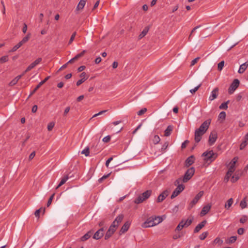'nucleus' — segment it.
I'll list each match as a JSON object with an SVG mask.
<instances>
[{"mask_svg":"<svg viewBox=\"0 0 248 248\" xmlns=\"http://www.w3.org/2000/svg\"><path fill=\"white\" fill-rule=\"evenodd\" d=\"M76 35V32H74L71 35L70 38V40L69 41V42H68V44L70 45L71 44L72 42L73 41V40H74L75 39V37Z\"/></svg>","mask_w":248,"mask_h":248,"instance_id":"obj_48","label":"nucleus"},{"mask_svg":"<svg viewBox=\"0 0 248 248\" xmlns=\"http://www.w3.org/2000/svg\"><path fill=\"white\" fill-rule=\"evenodd\" d=\"M111 137L110 136L108 135L104 137L102 140L104 142L107 143L110 140Z\"/></svg>","mask_w":248,"mask_h":248,"instance_id":"obj_50","label":"nucleus"},{"mask_svg":"<svg viewBox=\"0 0 248 248\" xmlns=\"http://www.w3.org/2000/svg\"><path fill=\"white\" fill-rule=\"evenodd\" d=\"M68 176L67 175L65 176L64 177H63L62 180H61L59 184L58 185V186L56 187V189H58L59 187L61 186L62 185L64 184L65 182L67 181L68 179Z\"/></svg>","mask_w":248,"mask_h":248,"instance_id":"obj_26","label":"nucleus"},{"mask_svg":"<svg viewBox=\"0 0 248 248\" xmlns=\"http://www.w3.org/2000/svg\"><path fill=\"white\" fill-rule=\"evenodd\" d=\"M35 152L34 151L33 152H32L30 155H29V159L30 160H31V159H32L35 156Z\"/></svg>","mask_w":248,"mask_h":248,"instance_id":"obj_62","label":"nucleus"},{"mask_svg":"<svg viewBox=\"0 0 248 248\" xmlns=\"http://www.w3.org/2000/svg\"><path fill=\"white\" fill-rule=\"evenodd\" d=\"M152 193V191L150 190H147L145 192L142 193L141 195L142 197L146 200L148 199L149 197L151 196Z\"/></svg>","mask_w":248,"mask_h":248,"instance_id":"obj_24","label":"nucleus"},{"mask_svg":"<svg viewBox=\"0 0 248 248\" xmlns=\"http://www.w3.org/2000/svg\"><path fill=\"white\" fill-rule=\"evenodd\" d=\"M200 59V57H197L191 61V66H193L195 63L197 62L198 60Z\"/></svg>","mask_w":248,"mask_h":248,"instance_id":"obj_56","label":"nucleus"},{"mask_svg":"<svg viewBox=\"0 0 248 248\" xmlns=\"http://www.w3.org/2000/svg\"><path fill=\"white\" fill-rule=\"evenodd\" d=\"M217 138V132L216 131H213L211 132L209 140L208 142L210 145H213L216 141Z\"/></svg>","mask_w":248,"mask_h":248,"instance_id":"obj_8","label":"nucleus"},{"mask_svg":"<svg viewBox=\"0 0 248 248\" xmlns=\"http://www.w3.org/2000/svg\"><path fill=\"white\" fill-rule=\"evenodd\" d=\"M113 234V233L110 232V231L108 230L105 236V239H108Z\"/></svg>","mask_w":248,"mask_h":248,"instance_id":"obj_39","label":"nucleus"},{"mask_svg":"<svg viewBox=\"0 0 248 248\" xmlns=\"http://www.w3.org/2000/svg\"><path fill=\"white\" fill-rule=\"evenodd\" d=\"M19 80V78H16V77L13 79L10 83L9 86H12L16 85L18 81Z\"/></svg>","mask_w":248,"mask_h":248,"instance_id":"obj_38","label":"nucleus"},{"mask_svg":"<svg viewBox=\"0 0 248 248\" xmlns=\"http://www.w3.org/2000/svg\"><path fill=\"white\" fill-rule=\"evenodd\" d=\"M237 237L235 236H231L229 238L228 240V243H233L236 241Z\"/></svg>","mask_w":248,"mask_h":248,"instance_id":"obj_44","label":"nucleus"},{"mask_svg":"<svg viewBox=\"0 0 248 248\" xmlns=\"http://www.w3.org/2000/svg\"><path fill=\"white\" fill-rule=\"evenodd\" d=\"M206 223V220H203L200 223L198 224L194 230V232L197 233L199 232L205 225Z\"/></svg>","mask_w":248,"mask_h":248,"instance_id":"obj_15","label":"nucleus"},{"mask_svg":"<svg viewBox=\"0 0 248 248\" xmlns=\"http://www.w3.org/2000/svg\"><path fill=\"white\" fill-rule=\"evenodd\" d=\"M92 232L91 231L88 232L85 234H84L82 237H81L80 240L81 241H85L88 240L91 236Z\"/></svg>","mask_w":248,"mask_h":248,"instance_id":"obj_23","label":"nucleus"},{"mask_svg":"<svg viewBox=\"0 0 248 248\" xmlns=\"http://www.w3.org/2000/svg\"><path fill=\"white\" fill-rule=\"evenodd\" d=\"M226 118V113L224 111H221L218 115V120H224Z\"/></svg>","mask_w":248,"mask_h":248,"instance_id":"obj_37","label":"nucleus"},{"mask_svg":"<svg viewBox=\"0 0 248 248\" xmlns=\"http://www.w3.org/2000/svg\"><path fill=\"white\" fill-rule=\"evenodd\" d=\"M240 82L239 80L237 79H235L228 89V93L229 94H232L233 93L234 91L238 88L239 86Z\"/></svg>","mask_w":248,"mask_h":248,"instance_id":"obj_7","label":"nucleus"},{"mask_svg":"<svg viewBox=\"0 0 248 248\" xmlns=\"http://www.w3.org/2000/svg\"><path fill=\"white\" fill-rule=\"evenodd\" d=\"M203 193L204 192L203 191H201L195 196V198L190 202L189 205V209L192 208L198 202V201L203 196Z\"/></svg>","mask_w":248,"mask_h":248,"instance_id":"obj_5","label":"nucleus"},{"mask_svg":"<svg viewBox=\"0 0 248 248\" xmlns=\"http://www.w3.org/2000/svg\"><path fill=\"white\" fill-rule=\"evenodd\" d=\"M229 101H227L226 102L222 103L219 107L220 109H227L228 108V104Z\"/></svg>","mask_w":248,"mask_h":248,"instance_id":"obj_34","label":"nucleus"},{"mask_svg":"<svg viewBox=\"0 0 248 248\" xmlns=\"http://www.w3.org/2000/svg\"><path fill=\"white\" fill-rule=\"evenodd\" d=\"M42 59L41 58H37L33 62L30 64L29 66L27 68V69L24 71V73H27V72L31 70L34 67H35L37 65H38L41 61Z\"/></svg>","mask_w":248,"mask_h":248,"instance_id":"obj_9","label":"nucleus"},{"mask_svg":"<svg viewBox=\"0 0 248 248\" xmlns=\"http://www.w3.org/2000/svg\"><path fill=\"white\" fill-rule=\"evenodd\" d=\"M193 218H189L187 219L186 220H184L185 225L186 227H187L189 226L192 222Z\"/></svg>","mask_w":248,"mask_h":248,"instance_id":"obj_33","label":"nucleus"},{"mask_svg":"<svg viewBox=\"0 0 248 248\" xmlns=\"http://www.w3.org/2000/svg\"><path fill=\"white\" fill-rule=\"evenodd\" d=\"M113 160V157H109L106 162V166L108 167L109 163Z\"/></svg>","mask_w":248,"mask_h":248,"instance_id":"obj_61","label":"nucleus"},{"mask_svg":"<svg viewBox=\"0 0 248 248\" xmlns=\"http://www.w3.org/2000/svg\"><path fill=\"white\" fill-rule=\"evenodd\" d=\"M173 130V126L172 125H169L166 129L165 130L164 135L166 137L170 136Z\"/></svg>","mask_w":248,"mask_h":248,"instance_id":"obj_22","label":"nucleus"},{"mask_svg":"<svg viewBox=\"0 0 248 248\" xmlns=\"http://www.w3.org/2000/svg\"><path fill=\"white\" fill-rule=\"evenodd\" d=\"M248 220V217L246 215H243L240 219V222L241 223H245Z\"/></svg>","mask_w":248,"mask_h":248,"instance_id":"obj_42","label":"nucleus"},{"mask_svg":"<svg viewBox=\"0 0 248 248\" xmlns=\"http://www.w3.org/2000/svg\"><path fill=\"white\" fill-rule=\"evenodd\" d=\"M224 66V61H222L217 64V69L219 71H221Z\"/></svg>","mask_w":248,"mask_h":248,"instance_id":"obj_35","label":"nucleus"},{"mask_svg":"<svg viewBox=\"0 0 248 248\" xmlns=\"http://www.w3.org/2000/svg\"><path fill=\"white\" fill-rule=\"evenodd\" d=\"M149 28L148 27H145L143 30L142 31V32L139 35L138 38L139 40L141 39L143 37H144L148 33L149 31Z\"/></svg>","mask_w":248,"mask_h":248,"instance_id":"obj_21","label":"nucleus"},{"mask_svg":"<svg viewBox=\"0 0 248 248\" xmlns=\"http://www.w3.org/2000/svg\"><path fill=\"white\" fill-rule=\"evenodd\" d=\"M163 221V218L160 216H155L149 217L142 225V228H149L155 226Z\"/></svg>","mask_w":248,"mask_h":248,"instance_id":"obj_1","label":"nucleus"},{"mask_svg":"<svg viewBox=\"0 0 248 248\" xmlns=\"http://www.w3.org/2000/svg\"><path fill=\"white\" fill-rule=\"evenodd\" d=\"M195 172V169L193 167H191L188 169L187 171L185 173V175L183 177V179H181V181L184 183L187 182L189 180H190L191 177L193 176Z\"/></svg>","mask_w":248,"mask_h":248,"instance_id":"obj_4","label":"nucleus"},{"mask_svg":"<svg viewBox=\"0 0 248 248\" xmlns=\"http://www.w3.org/2000/svg\"><path fill=\"white\" fill-rule=\"evenodd\" d=\"M203 160L208 164L214 161L217 157V154L214 153L213 150L207 151L202 154Z\"/></svg>","mask_w":248,"mask_h":248,"instance_id":"obj_2","label":"nucleus"},{"mask_svg":"<svg viewBox=\"0 0 248 248\" xmlns=\"http://www.w3.org/2000/svg\"><path fill=\"white\" fill-rule=\"evenodd\" d=\"M110 175V173H108L107 175H105L104 176H103L101 178H99L98 179V182L99 183H101L104 179L107 178Z\"/></svg>","mask_w":248,"mask_h":248,"instance_id":"obj_53","label":"nucleus"},{"mask_svg":"<svg viewBox=\"0 0 248 248\" xmlns=\"http://www.w3.org/2000/svg\"><path fill=\"white\" fill-rule=\"evenodd\" d=\"M168 145H169V143L168 142H165L162 147V148H161L162 150H165L167 148Z\"/></svg>","mask_w":248,"mask_h":248,"instance_id":"obj_63","label":"nucleus"},{"mask_svg":"<svg viewBox=\"0 0 248 248\" xmlns=\"http://www.w3.org/2000/svg\"><path fill=\"white\" fill-rule=\"evenodd\" d=\"M194 162V157L193 155H191L188 157L186 160L185 163L186 167H189Z\"/></svg>","mask_w":248,"mask_h":248,"instance_id":"obj_19","label":"nucleus"},{"mask_svg":"<svg viewBox=\"0 0 248 248\" xmlns=\"http://www.w3.org/2000/svg\"><path fill=\"white\" fill-rule=\"evenodd\" d=\"M89 153H90V152H89V148H86L85 149H84L81 152V154H84L86 156H89Z\"/></svg>","mask_w":248,"mask_h":248,"instance_id":"obj_43","label":"nucleus"},{"mask_svg":"<svg viewBox=\"0 0 248 248\" xmlns=\"http://www.w3.org/2000/svg\"><path fill=\"white\" fill-rule=\"evenodd\" d=\"M55 195V193H53L49 198L47 203V206L48 207L51 203L52 201L54 198Z\"/></svg>","mask_w":248,"mask_h":248,"instance_id":"obj_49","label":"nucleus"},{"mask_svg":"<svg viewBox=\"0 0 248 248\" xmlns=\"http://www.w3.org/2000/svg\"><path fill=\"white\" fill-rule=\"evenodd\" d=\"M211 206H212V205L210 203L203 206V207L202 208V209L200 213L201 216L202 217V216H205L206 214H207L210 210Z\"/></svg>","mask_w":248,"mask_h":248,"instance_id":"obj_12","label":"nucleus"},{"mask_svg":"<svg viewBox=\"0 0 248 248\" xmlns=\"http://www.w3.org/2000/svg\"><path fill=\"white\" fill-rule=\"evenodd\" d=\"M233 202L232 198L229 199L227 201V202L224 205V207L227 209H229L230 207L232 206Z\"/></svg>","mask_w":248,"mask_h":248,"instance_id":"obj_25","label":"nucleus"},{"mask_svg":"<svg viewBox=\"0 0 248 248\" xmlns=\"http://www.w3.org/2000/svg\"><path fill=\"white\" fill-rule=\"evenodd\" d=\"M248 66V61L245 62V63L241 64L240 66V68L238 70V73L240 74H242L244 72L247 68Z\"/></svg>","mask_w":248,"mask_h":248,"instance_id":"obj_18","label":"nucleus"},{"mask_svg":"<svg viewBox=\"0 0 248 248\" xmlns=\"http://www.w3.org/2000/svg\"><path fill=\"white\" fill-rule=\"evenodd\" d=\"M8 61V56L7 55L3 56L0 58V62L4 63Z\"/></svg>","mask_w":248,"mask_h":248,"instance_id":"obj_41","label":"nucleus"},{"mask_svg":"<svg viewBox=\"0 0 248 248\" xmlns=\"http://www.w3.org/2000/svg\"><path fill=\"white\" fill-rule=\"evenodd\" d=\"M165 199V198L164 197V196H163V195L160 194L158 196V198L157 199V202H162Z\"/></svg>","mask_w":248,"mask_h":248,"instance_id":"obj_47","label":"nucleus"},{"mask_svg":"<svg viewBox=\"0 0 248 248\" xmlns=\"http://www.w3.org/2000/svg\"><path fill=\"white\" fill-rule=\"evenodd\" d=\"M19 48V47L17 46V44L15 45L10 50H9V52H15Z\"/></svg>","mask_w":248,"mask_h":248,"instance_id":"obj_59","label":"nucleus"},{"mask_svg":"<svg viewBox=\"0 0 248 248\" xmlns=\"http://www.w3.org/2000/svg\"><path fill=\"white\" fill-rule=\"evenodd\" d=\"M247 140H246L245 139V140L241 144H240V150H243L245 147L247 145Z\"/></svg>","mask_w":248,"mask_h":248,"instance_id":"obj_52","label":"nucleus"},{"mask_svg":"<svg viewBox=\"0 0 248 248\" xmlns=\"http://www.w3.org/2000/svg\"><path fill=\"white\" fill-rule=\"evenodd\" d=\"M205 133L203 132H202L200 131H199L198 129H196L194 133V140L196 142L198 143L200 141V140L202 139V136Z\"/></svg>","mask_w":248,"mask_h":248,"instance_id":"obj_10","label":"nucleus"},{"mask_svg":"<svg viewBox=\"0 0 248 248\" xmlns=\"http://www.w3.org/2000/svg\"><path fill=\"white\" fill-rule=\"evenodd\" d=\"M223 240H221L219 237H217L214 240V244L215 245H217L218 246H221L223 244Z\"/></svg>","mask_w":248,"mask_h":248,"instance_id":"obj_31","label":"nucleus"},{"mask_svg":"<svg viewBox=\"0 0 248 248\" xmlns=\"http://www.w3.org/2000/svg\"><path fill=\"white\" fill-rule=\"evenodd\" d=\"M211 123V120L208 119L207 120L205 121L199 127V128L197 129L199 131H200L202 132H203L204 133H206L208 129L209 128V127L210 126Z\"/></svg>","mask_w":248,"mask_h":248,"instance_id":"obj_6","label":"nucleus"},{"mask_svg":"<svg viewBox=\"0 0 248 248\" xmlns=\"http://www.w3.org/2000/svg\"><path fill=\"white\" fill-rule=\"evenodd\" d=\"M50 78L49 76L46 77L43 80L41 81L34 89L31 93V95H32L43 84H44Z\"/></svg>","mask_w":248,"mask_h":248,"instance_id":"obj_14","label":"nucleus"},{"mask_svg":"<svg viewBox=\"0 0 248 248\" xmlns=\"http://www.w3.org/2000/svg\"><path fill=\"white\" fill-rule=\"evenodd\" d=\"M218 88H215L211 92V93L209 97V100L213 101L215 99L218 95Z\"/></svg>","mask_w":248,"mask_h":248,"instance_id":"obj_13","label":"nucleus"},{"mask_svg":"<svg viewBox=\"0 0 248 248\" xmlns=\"http://www.w3.org/2000/svg\"><path fill=\"white\" fill-rule=\"evenodd\" d=\"M55 125V123L54 122H50L47 125V129L48 131H51L53 129Z\"/></svg>","mask_w":248,"mask_h":248,"instance_id":"obj_46","label":"nucleus"},{"mask_svg":"<svg viewBox=\"0 0 248 248\" xmlns=\"http://www.w3.org/2000/svg\"><path fill=\"white\" fill-rule=\"evenodd\" d=\"M240 206L242 209H244L247 206L246 198H244L240 202Z\"/></svg>","mask_w":248,"mask_h":248,"instance_id":"obj_27","label":"nucleus"},{"mask_svg":"<svg viewBox=\"0 0 248 248\" xmlns=\"http://www.w3.org/2000/svg\"><path fill=\"white\" fill-rule=\"evenodd\" d=\"M147 111V108H143L140 111H139L137 113L138 115L140 116L142 114H143L144 113H145Z\"/></svg>","mask_w":248,"mask_h":248,"instance_id":"obj_51","label":"nucleus"},{"mask_svg":"<svg viewBox=\"0 0 248 248\" xmlns=\"http://www.w3.org/2000/svg\"><path fill=\"white\" fill-rule=\"evenodd\" d=\"M181 181V178H179L175 181V185H178V186L172 192L171 195V199H173L177 197L184 189L185 186L182 184L179 185Z\"/></svg>","mask_w":248,"mask_h":248,"instance_id":"obj_3","label":"nucleus"},{"mask_svg":"<svg viewBox=\"0 0 248 248\" xmlns=\"http://www.w3.org/2000/svg\"><path fill=\"white\" fill-rule=\"evenodd\" d=\"M208 234V233L207 232H203V233H202L200 236H199V238L201 240H204L206 237L207 236Z\"/></svg>","mask_w":248,"mask_h":248,"instance_id":"obj_36","label":"nucleus"},{"mask_svg":"<svg viewBox=\"0 0 248 248\" xmlns=\"http://www.w3.org/2000/svg\"><path fill=\"white\" fill-rule=\"evenodd\" d=\"M86 80V79L84 78H82L81 79L78 80L76 83L77 86H78L81 85L83 82H84Z\"/></svg>","mask_w":248,"mask_h":248,"instance_id":"obj_54","label":"nucleus"},{"mask_svg":"<svg viewBox=\"0 0 248 248\" xmlns=\"http://www.w3.org/2000/svg\"><path fill=\"white\" fill-rule=\"evenodd\" d=\"M80 77L82 78H84L86 80L88 78V77H87L86 74L85 72H83L80 75Z\"/></svg>","mask_w":248,"mask_h":248,"instance_id":"obj_64","label":"nucleus"},{"mask_svg":"<svg viewBox=\"0 0 248 248\" xmlns=\"http://www.w3.org/2000/svg\"><path fill=\"white\" fill-rule=\"evenodd\" d=\"M202 84H200L199 85L195 87L194 89L190 90L189 92L192 93H194L196 91H198V90L199 89V88L201 86Z\"/></svg>","mask_w":248,"mask_h":248,"instance_id":"obj_45","label":"nucleus"},{"mask_svg":"<svg viewBox=\"0 0 248 248\" xmlns=\"http://www.w3.org/2000/svg\"><path fill=\"white\" fill-rule=\"evenodd\" d=\"M244 229L243 228H240L237 230V233L239 235H242L244 232Z\"/></svg>","mask_w":248,"mask_h":248,"instance_id":"obj_57","label":"nucleus"},{"mask_svg":"<svg viewBox=\"0 0 248 248\" xmlns=\"http://www.w3.org/2000/svg\"><path fill=\"white\" fill-rule=\"evenodd\" d=\"M239 179V177L238 176H232V178L231 180V182L232 183H235Z\"/></svg>","mask_w":248,"mask_h":248,"instance_id":"obj_58","label":"nucleus"},{"mask_svg":"<svg viewBox=\"0 0 248 248\" xmlns=\"http://www.w3.org/2000/svg\"><path fill=\"white\" fill-rule=\"evenodd\" d=\"M124 218V215L123 214H120L118 215L112 223H115L116 225L119 226L120 223L122 222Z\"/></svg>","mask_w":248,"mask_h":248,"instance_id":"obj_16","label":"nucleus"},{"mask_svg":"<svg viewBox=\"0 0 248 248\" xmlns=\"http://www.w3.org/2000/svg\"><path fill=\"white\" fill-rule=\"evenodd\" d=\"M118 226H117V225H116L115 224V223H112L111 224V225L110 226L109 229H108V231H110V232H112L113 233H114V232L116 231V230H117V228H118Z\"/></svg>","mask_w":248,"mask_h":248,"instance_id":"obj_29","label":"nucleus"},{"mask_svg":"<svg viewBox=\"0 0 248 248\" xmlns=\"http://www.w3.org/2000/svg\"><path fill=\"white\" fill-rule=\"evenodd\" d=\"M189 143V141L188 140H186L182 144L181 147L182 149H184L186 147V144Z\"/></svg>","mask_w":248,"mask_h":248,"instance_id":"obj_60","label":"nucleus"},{"mask_svg":"<svg viewBox=\"0 0 248 248\" xmlns=\"http://www.w3.org/2000/svg\"><path fill=\"white\" fill-rule=\"evenodd\" d=\"M145 200L142 197L141 195H140L135 200L134 202L136 204H139Z\"/></svg>","mask_w":248,"mask_h":248,"instance_id":"obj_28","label":"nucleus"},{"mask_svg":"<svg viewBox=\"0 0 248 248\" xmlns=\"http://www.w3.org/2000/svg\"><path fill=\"white\" fill-rule=\"evenodd\" d=\"M130 226V224L128 222H125L122 227L121 230L120 231V234L124 233L125 232L129 229Z\"/></svg>","mask_w":248,"mask_h":248,"instance_id":"obj_17","label":"nucleus"},{"mask_svg":"<svg viewBox=\"0 0 248 248\" xmlns=\"http://www.w3.org/2000/svg\"><path fill=\"white\" fill-rule=\"evenodd\" d=\"M232 174V173L230 172L229 171H228V172L225 176V180H226V181H228L230 177L231 176Z\"/></svg>","mask_w":248,"mask_h":248,"instance_id":"obj_55","label":"nucleus"},{"mask_svg":"<svg viewBox=\"0 0 248 248\" xmlns=\"http://www.w3.org/2000/svg\"><path fill=\"white\" fill-rule=\"evenodd\" d=\"M235 165H233V164L230 163L228 171L233 173L235 170Z\"/></svg>","mask_w":248,"mask_h":248,"instance_id":"obj_40","label":"nucleus"},{"mask_svg":"<svg viewBox=\"0 0 248 248\" xmlns=\"http://www.w3.org/2000/svg\"><path fill=\"white\" fill-rule=\"evenodd\" d=\"M104 229L103 228H101L99 229L94 234L93 236V238L95 240H98L101 238L104 235Z\"/></svg>","mask_w":248,"mask_h":248,"instance_id":"obj_11","label":"nucleus"},{"mask_svg":"<svg viewBox=\"0 0 248 248\" xmlns=\"http://www.w3.org/2000/svg\"><path fill=\"white\" fill-rule=\"evenodd\" d=\"M87 0H80L76 7V10L78 11L82 9L85 6Z\"/></svg>","mask_w":248,"mask_h":248,"instance_id":"obj_20","label":"nucleus"},{"mask_svg":"<svg viewBox=\"0 0 248 248\" xmlns=\"http://www.w3.org/2000/svg\"><path fill=\"white\" fill-rule=\"evenodd\" d=\"M160 140V138L158 135H155L153 139H152V141L153 143L155 144H156L159 142Z\"/></svg>","mask_w":248,"mask_h":248,"instance_id":"obj_30","label":"nucleus"},{"mask_svg":"<svg viewBox=\"0 0 248 248\" xmlns=\"http://www.w3.org/2000/svg\"><path fill=\"white\" fill-rule=\"evenodd\" d=\"M31 34L30 33H28L21 41L24 44L26 43L31 38Z\"/></svg>","mask_w":248,"mask_h":248,"instance_id":"obj_32","label":"nucleus"}]
</instances>
